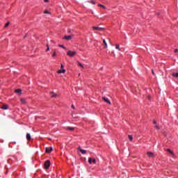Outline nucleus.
Segmentation results:
<instances>
[{"instance_id":"b1692460","label":"nucleus","mask_w":178,"mask_h":178,"mask_svg":"<svg viewBox=\"0 0 178 178\" xmlns=\"http://www.w3.org/2000/svg\"><path fill=\"white\" fill-rule=\"evenodd\" d=\"M58 47H60V48H63V49H66V47H65V46L63 44H59Z\"/></svg>"},{"instance_id":"c9c22d12","label":"nucleus","mask_w":178,"mask_h":178,"mask_svg":"<svg viewBox=\"0 0 178 178\" xmlns=\"http://www.w3.org/2000/svg\"><path fill=\"white\" fill-rule=\"evenodd\" d=\"M148 99H151V97L150 96L148 97Z\"/></svg>"},{"instance_id":"6ab92c4d","label":"nucleus","mask_w":178,"mask_h":178,"mask_svg":"<svg viewBox=\"0 0 178 178\" xmlns=\"http://www.w3.org/2000/svg\"><path fill=\"white\" fill-rule=\"evenodd\" d=\"M115 49H118V51H121L120 46L119 44L115 45Z\"/></svg>"},{"instance_id":"bb28decb","label":"nucleus","mask_w":178,"mask_h":178,"mask_svg":"<svg viewBox=\"0 0 178 178\" xmlns=\"http://www.w3.org/2000/svg\"><path fill=\"white\" fill-rule=\"evenodd\" d=\"M47 49L46 51H49V45L47 44Z\"/></svg>"},{"instance_id":"f03ea898","label":"nucleus","mask_w":178,"mask_h":178,"mask_svg":"<svg viewBox=\"0 0 178 178\" xmlns=\"http://www.w3.org/2000/svg\"><path fill=\"white\" fill-rule=\"evenodd\" d=\"M49 166H51V161L49 160H47L44 162V169H49Z\"/></svg>"},{"instance_id":"7ed1b4c3","label":"nucleus","mask_w":178,"mask_h":178,"mask_svg":"<svg viewBox=\"0 0 178 178\" xmlns=\"http://www.w3.org/2000/svg\"><path fill=\"white\" fill-rule=\"evenodd\" d=\"M88 163L92 165V163L95 164L97 163V160L95 159L89 158Z\"/></svg>"},{"instance_id":"c85d7f7f","label":"nucleus","mask_w":178,"mask_h":178,"mask_svg":"<svg viewBox=\"0 0 178 178\" xmlns=\"http://www.w3.org/2000/svg\"><path fill=\"white\" fill-rule=\"evenodd\" d=\"M155 128H156L157 130H159V129H160V128H159V126H158V125H156V126H155Z\"/></svg>"},{"instance_id":"9d476101","label":"nucleus","mask_w":178,"mask_h":178,"mask_svg":"<svg viewBox=\"0 0 178 178\" xmlns=\"http://www.w3.org/2000/svg\"><path fill=\"white\" fill-rule=\"evenodd\" d=\"M1 109H4V110L9 109V106L8 104H4L1 106Z\"/></svg>"},{"instance_id":"aec40b11","label":"nucleus","mask_w":178,"mask_h":178,"mask_svg":"<svg viewBox=\"0 0 178 178\" xmlns=\"http://www.w3.org/2000/svg\"><path fill=\"white\" fill-rule=\"evenodd\" d=\"M78 65L80 66V67H82V69H84V65L81 64L80 62H77Z\"/></svg>"},{"instance_id":"4468645a","label":"nucleus","mask_w":178,"mask_h":178,"mask_svg":"<svg viewBox=\"0 0 178 178\" xmlns=\"http://www.w3.org/2000/svg\"><path fill=\"white\" fill-rule=\"evenodd\" d=\"M66 70H60L57 72V73H58V74H60V73H65Z\"/></svg>"},{"instance_id":"5701e85b","label":"nucleus","mask_w":178,"mask_h":178,"mask_svg":"<svg viewBox=\"0 0 178 178\" xmlns=\"http://www.w3.org/2000/svg\"><path fill=\"white\" fill-rule=\"evenodd\" d=\"M98 6H100V8H103V9H106V7L102 4H98Z\"/></svg>"},{"instance_id":"e433bc0d","label":"nucleus","mask_w":178,"mask_h":178,"mask_svg":"<svg viewBox=\"0 0 178 178\" xmlns=\"http://www.w3.org/2000/svg\"><path fill=\"white\" fill-rule=\"evenodd\" d=\"M63 65L61 64V68L63 69Z\"/></svg>"},{"instance_id":"9b49d317","label":"nucleus","mask_w":178,"mask_h":178,"mask_svg":"<svg viewBox=\"0 0 178 178\" xmlns=\"http://www.w3.org/2000/svg\"><path fill=\"white\" fill-rule=\"evenodd\" d=\"M51 98H56L58 97V95H56L54 92H51Z\"/></svg>"},{"instance_id":"473e14b6","label":"nucleus","mask_w":178,"mask_h":178,"mask_svg":"<svg viewBox=\"0 0 178 178\" xmlns=\"http://www.w3.org/2000/svg\"><path fill=\"white\" fill-rule=\"evenodd\" d=\"M44 2H45L46 3L49 2V0H44Z\"/></svg>"},{"instance_id":"6e6552de","label":"nucleus","mask_w":178,"mask_h":178,"mask_svg":"<svg viewBox=\"0 0 178 178\" xmlns=\"http://www.w3.org/2000/svg\"><path fill=\"white\" fill-rule=\"evenodd\" d=\"M93 30H97L99 31H102V30H104V28L98 27V26H93Z\"/></svg>"},{"instance_id":"0eeeda50","label":"nucleus","mask_w":178,"mask_h":178,"mask_svg":"<svg viewBox=\"0 0 178 178\" xmlns=\"http://www.w3.org/2000/svg\"><path fill=\"white\" fill-rule=\"evenodd\" d=\"M52 151H53L52 147H46V152H47V154L52 152Z\"/></svg>"},{"instance_id":"dca6fc26","label":"nucleus","mask_w":178,"mask_h":178,"mask_svg":"<svg viewBox=\"0 0 178 178\" xmlns=\"http://www.w3.org/2000/svg\"><path fill=\"white\" fill-rule=\"evenodd\" d=\"M26 140H31V135H30V134H26Z\"/></svg>"},{"instance_id":"f257e3e1","label":"nucleus","mask_w":178,"mask_h":178,"mask_svg":"<svg viewBox=\"0 0 178 178\" xmlns=\"http://www.w3.org/2000/svg\"><path fill=\"white\" fill-rule=\"evenodd\" d=\"M77 52L74 51H72V50H69L67 52V56H70L71 58H73V56H76Z\"/></svg>"},{"instance_id":"f8f14e48","label":"nucleus","mask_w":178,"mask_h":178,"mask_svg":"<svg viewBox=\"0 0 178 178\" xmlns=\"http://www.w3.org/2000/svg\"><path fill=\"white\" fill-rule=\"evenodd\" d=\"M103 43L104 44V48H108V44L106 43V40H105V39H103Z\"/></svg>"},{"instance_id":"4be33fe9","label":"nucleus","mask_w":178,"mask_h":178,"mask_svg":"<svg viewBox=\"0 0 178 178\" xmlns=\"http://www.w3.org/2000/svg\"><path fill=\"white\" fill-rule=\"evenodd\" d=\"M128 138L129 139L130 141H133V136L129 135Z\"/></svg>"},{"instance_id":"a211bd4d","label":"nucleus","mask_w":178,"mask_h":178,"mask_svg":"<svg viewBox=\"0 0 178 178\" xmlns=\"http://www.w3.org/2000/svg\"><path fill=\"white\" fill-rule=\"evenodd\" d=\"M21 102L22 104H23L24 105L26 104V99H21Z\"/></svg>"},{"instance_id":"f704fd0d","label":"nucleus","mask_w":178,"mask_h":178,"mask_svg":"<svg viewBox=\"0 0 178 178\" xmlns=\"http://www.w3.org/2000/svg\"><path fill=\"white\" fill-rule=\"evenodd\" d=\"M152 74H154V70H152Z\"/></svg>"},{"instance_id":"393cba45","label":"nucleus","mask_w":178,"mask_h":178,"mask_svg":"<svg viewBox=\"0 0 178 178\" xmlns=\"http://www.w3.org/2000/svg\"><path fill=\"white\" fill-rule=\"evenodd\" d=\"M44 13L47 14V15H50L51 13H49V11L48 10H44Z\"/></svg>"},{"instance_id":"c756f323","label":"nucleus","mask_w":178,"mask_h":178,"mask_svg":"<svg viewBox=\"0 0 178 178\" xmlns=\"http://www.w3.org/2000/svg\"><path fill=\"white\" fill-rule=\"evenodd\" d=\"M71 108H72V109H76V108L74 107V105L73 104L71 106Z\"/></svg>"},{"instance_id":"ddd939ff","label":"nucleus","mask_w":178,"mask_h":178,"mask_svg":"<svg viewBox=\"0 0 178 178\" xmlns=\"http://www.w3.org/2000/svg\"><path fill=\"white\" fill-rule=\"evenodd\" d=\"M167 152L171 154L172 156H175V153H173V152L170 149H167Z\"/></svg>"},{"instance_id":"423d86ee","label":"nucleus","mask_w":178,"mask_h":178,"mask_svg":"<svg viewBox=\"0 0 178 178\" xmlns=\"http://www.w3.org/2000/svg\"><path fill=\"white\" fill-rule=\"evenodd\" d=\"M78 149H79V151H80V152H81V154H87V151H86V150H84V149H81V147H78Z\"/></svg>"},{"instance_id":"72a5a7b5","label":"nucleus","mask_w":178,"mask_h":178,"mask_svg":"<svg viewBox=\"0 0 178 178\" xmlns=\"http://www.w3.org/2000/svg\"><path fill=\"white\" fill-rule=\"evenodd\" d=\"M153 123H154V124H156V121L154 120Z\"/></svg>"},{"instance_id":"cd10ccee","label":"nucleus","mask_w":178,"mask_h":178,"mask_svg":"<svg viewBox=\"0 0 178 178\" xmlns=\"http://www.w3.org/2000/svg\"><path fill=\"white\" fill-rule=\"evenodd\" d=\"M90 3H92V5H95V1H94L93 0H91V1H90Z\"/></svg>"},{"instance_id":"412c9836","label":"nucleus","mask_w":178,"mask_h":178,"mask_svg":"<svg viewBox=\"0 0 178 178\" xmlns=\"http://www.w3.org/2000/svg\"><path fill=\"white\" fill-rule=\"evenodd\" d=\"M172 76H173V77L177 78L178 77V72H177V73L173 72Z\"/></svg>"},{"instance_id":"2eb2a0df","label":"nucleus","mask_w":178,"mask_h":178,"mask_svg":"<svg viewBox=\"0 0 178 178\" xmlns=\"http://www.w3.org/2000/svg\"><path fill=\"white\" fill-rule=\"evenodd\" d=\"M15 92H16L17 94H22V89H16L15 90Z\"/></svg>"},{"instance_id":"a878e982","label":"nucleus","mask_w":178,"mask_h":178,"mask_svg":"<svg viewBox=\"0 0 178 178\" xmlns=\"http://www.w3.org/2000/svg\"><path fill=\"white\" fill-rule=\"evenodd\" d=\"M55 56H56V51H54V54H53V55H52V57H53V58H55Z\"/></svg>"},{"instance_id":"7c9ffc66","label":"nucleus","mask_w":178,"mask_h":178,"mask_svg":"<svg viewBox=\"0 0 178 178\" xmlns=\"http://www.w3.org/2000/svg\"><path fill=\"white\" fill-rule=\"evenodd\" d=\"M9 26V22H8L7 24H6L5 27H8Z\"/></svg>"},{"instance_id":"2f4dec72","label":"nucleus","mask_w":178,"mask_h":178,"mask_svg":"<svg viewBox=\"0 0 178 178\" xmlns=\"http://www.w3.org/2000/svg\"><path fill=\"white\" fill-rule=\"evenodd\" d=\"M174 52H175V54L177 53V52H178V49H175V51H174Z\"/></svg>"},{"instance_id":"f3484780","label":"nucleus","mask_w":178,"mask_h":178,"mask_svg":"<svg viewBox=\"0 0 178 178\" xmlns=\"http://www.w3.org/2000/svg\"><path fill=\"white\" fill-rule=\"evenodd\" d=\"M67 130H70V131H73V130H74V128L72 127H67Z\"/></svg>"},{"instance_id":"20e7f679","label":"nucleus","mask_w":178,"mask_h":178,"mask_svg":"<svg viewBox=\"0 0 178 178\" xmlns=\"http://www.w3.org/2000/svg\"><path fill=\"white\" fill-rule=\"evenodd\" d=\"M147 155L148 158H155V154H154V153H152L151 152H147Z\"/></svg>"},{"instance_id":"1a4fd4ad","label":"nucleus","mask_w":178,"mask_h":178,"mask_svg":"<svg viewBox=\"0 0 178 178\" xmlns=\"http://www.w3.org/2000/svg\"><path fill=\"white\" fill-rule=\"evenodd\" d=\"M102 99L104 100V102H106V104H109V105H111V101H109V99H108V98L103 97Z\"/></svg>"},{"instance_id":"39448f33","label":"nucleus","mask_w":178,"mask_h":178,"mask_svg":"<svg viewBox=\"0 0 178 178\" xmlns=\"http://www.w3.org/2000/svg\"><path fill=\"white\" fill-rule=\"evenodd\" d=\"M72 38H73V35H65L64 36L63 39L64 40H67V41H70V40H72Z\"/></svg>"}]
</instances>
